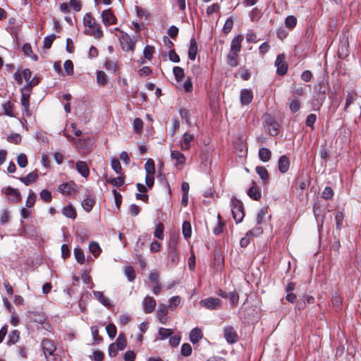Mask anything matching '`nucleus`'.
<instances>
[{
  "instance_id": "nucleus-11",
  "label": "nucleus",
  "mask_w": 361,
  "mask_h": 361,
  "mask_svg": "<svg viewBox=\"0 0 361 361\" xmlns=\"http://www.w3.org/2000/svg\"><path fill=\"white\" fill-rule=\"evenodd\" d=\"M102 22L106 26L116 23V18L109 9L102 11Z\"/></svg>"
},
{
  "instance_id": "nucleus-62",
  "label": "nucleus",
  "mask_w": 361,
  "mask_h": 361,
  "mask_svg": "<svg viewBox=\"0 0 361 361\" xmlns=\"http://www.w3.org/2000/svg\"><path fill=\"white\" fill-rule=\"evenodd\" d=\"M136 357V354L133 350H128L123 355V359L125 361H134Z\"/></svg>"
},
{
  "instance_id": "nucleus-31",
  "label": "nucleus",
  "mask_w": 361,
  "mask_h": 361,
  "mask_svg": "<svg viewBox=\"0 0 361 361\" xmlns=\"http://www.w3.org/2000/svg\"><path fill=\"white\" fill-rule=\"evenodd\" d=\"M183 235L185 238H190L192 234L191 224L189 221H185L182 226Z\"/></svg>"
},
{
  "instance_id": "nucleus-48",
  "label": "nucleus",
  "mask_w": 361,
  "mask_h": 361,
  "mask_svg": "<svg viewBox=\"0 0 361 361\" xmlns=\"http://www.w3.org/2000/svg\"><path fill=\"white\" fill-rule=\"evenodd\" d=\"M106 330L108 334V336L111 338H114L116 336V333H117V329H116V326L114 324H109L106 326Z\"/></svg>"
},
{
  "instance_id": "nucleus-30",
  "label": "nucleus",
  "mask_w": 361,
  "mask_h": 361,
  "mask_svg": "<svg viewBox=\"0 0 361 361\" xmlns=\"http://www.w3.org/2000/svg\"><path fill=\"white\" fill-rule=\"evenodd\" d=\"M357 94L355 92H348L346 97L344 111H347L348 108L357 99Z\"/></svg>"
},
{
  "instance_id": "nucleus-56",
  "label": "nucleus",
  "mask_w": 361,
  "mask_h": 361,
  "mask_svg": "<svg viewBox=\"0 0 361 361\" xmlns=\"http://www.w3.org/2000/svg\"><path fill=\"white\" fill-rule=\"evenodd\" d=\"M334 195V191L331 188L326 187L322 192V197L324 200H331Z\"/></svg>"
},
{
  "instance_id": "nucleus-18",
  "label": "nucleus",
  "mask_w": 361,
  "mask_h": 361,
  "mask_svg": "<svg viewBox=\"0 0 361 361\" xmlns=\"http://www.w3.org/2000/svg\"><path fill=\"white\" fill-rule=\"evenodd\" d=\"M93 295L94 298L99 301L104 307L107 308H110L111 307V304L109 298L104 296L103 292L102 291H94Z\"/></svg>"
},
{
  "instance_id": "nucleus-5",
  "label": "nucleus",
  "mask_w": 361,
  "mask_h": 361,
  "mask_svg": "<svg viewBox=\"0 0 361 361\" xmlns=\"http://www.w3.org/2000/svg\"><path fill=\"white\" fill-rule=\"evenodd\" d=\"M41 346L47 359H48V356L49 355H54L56 346L52 340L49 338L43 339L41 343Z\"/></svg>"
},
{
  "instance_id": "nucleus-7",
  "label": "nucleus",
  "mask_w": 361,
  "mask_h": 361,
  "mask_svg": "<svg viewBox=\"0 0 361 361\" xmlns=\"http://www.w3.org/2000/svg\"><path fill=\"white\" fill-rule=\"evenodd\" d=\"M286 56L283 54L277 56L275 66L276 67V73L279 75H284L288 71V64L286 63Z\"/></svg>"
},
{
  "instance_id": "nucleus-49",
  "label": "nucleus",
  "mask_w": 361,
  "mask_h": 361,
  "mask_svg": "<svg viewBox=\"0 0 361 361\" xmlns=\"http://www.w3.org/2000/svg\"><path fill=\"white\" fill-rule=\"evenodd\" d=\"M97 80L100 85H105L107 83L106 75L104 71H99L97 73Z\"/></svg>"
},
{
  "instance_id": "nucleus-20",
  "label": "nucleus",
  "mask_w": 361,
  "mask_h": 361,
  "mask_svg": "<svg viewBox=\"0 0 361 361\" xmlns=\"http://www.w3.org/2000/svg\"><path fill=\"white\" fill-rule=\"evenodd\" d=\"M197 54V44L194 38H192L190 41V47L188 49V58L194 61Z\"/></svg>"
},
{
  "instance_id": "nucleus-34",
  "label": "nucleus",
  "mask_w": 361,
  "mask_h": 361,
  "mask_svg": "<svg viewBox=\"0 0 361 361\" xmlns=\"http://www.w3.org/2000/svg\"><path fill=\"white\" fill-rule=\"evenodd\" d=\"M19 335L20 332L18 330L12 331L8 335L7 343L8 345L15 344L19 339Z\"/></svg>"
},
{
  "instance_id": "nucleus-14",
  "label": "nucleus",
  "mask_w": 361,
  "mask_h": 361,
  "mask_svg": "<svg viewBox=\"0 0 361 361\" xmlns=\"http://www.w3.org/2000/svg\"><path fill=\"white\" fill-rule=\"evenodd\" d=\"M78 172L83 177L87 178L90 174V169L85 161H78L75 164Z\"/></svg>"
},
{
  "instance_id": "nucleus-40",
  "label": "nucleus",
  "mask_w": 361,
  "mask_h": 361,
  "mask_svg": "<svg viewBox=\"0 0 361 361\" xmlns=\"http://www.w3.org/2000/svg\"><path fill=\"white\" fill-rule=\"evenodd\" d=\"M230 300L231 305L235 307L238 304L239 295L235 291L228 293V298Z\"/></svg>"
},
{
  "instance_id": "nucleus-39",
  "label": "nucleus",
  "mask_w": 361,
  "mask_h": 361,
  "mask_svg": "<svg viewBox=\"0 0 361 361\" xmlns=\"http://www.w3.org/2000/svg\"><path fill=\"white\" fill-rule=\"evenodd\" d=\"M13 105L10 101H8L7 102H6L5 104H3L4 113L5 115H6L8 116H11V117L14 116V114L13 112Z\"/></svg>"
},
{
  "instance_id": "nucleus-50",
  "label": "nucleus",
  "mask_w": 361,
  "mask_h": 361,
  "mask_svg": "<svg viewBox=\"0 0 361 361\" xmlns=\"http://www.w3.org/2000/svg\"><path fill=\"white\" fill-rule=\"evenodd\" d=\"M111 167H112L113 170L116 173H121L122 168H121V165L120 164V161H119V160L117 158H113L111 159Z\"/></svg>"
},
{
  "instance_id": "nucleus-32",
  "label": "nucleus",
  "mask_w": 361,
  "mask_h": 361,
  "mask_svg": "<svg viewBox=\"0 0 361 361\" xmlns=\"http://www.w3.org/2000/svg\"><path fill=\"white\" fill-rule=\"evenodd\" d=\"M74 256L76 261L80 264H84L85 258V255L80 247H77L74 249Z\"/></svg>"
},
{
  "instance_id": "nucleus-41",
  "label": "nucleus",
  "mask_w": 361,
  "mask_h": 361,
  "mask_svg": "<svg viewBox=\"0 0 361 361\" xmlns=\"http://www.w3.org/2000/svg\"><path fill=\"white\" fill-rule=\"evenodd\" d=\"M94 203V199L87 197L82 201V206L85 211L90 212L92 210Z\"/></svg>"
},
{
  "instance_id": "nucleus-19",
  "label": "nucleus",
  "mask_w": 361,
  "mask_h": 361,
  "mask_svg": "<svg viewBox=\"0 0 361 361\" xmlns=\"http://www.w3.org/2000/svg\"><path fill=\"white\" fill-rule=\"evenodd\" d=\"M243 39V36L241 35H238L235 37L231 41V50L234 52H239L241 49V43Z\"/></svg>"
},
{
  "instance_id": "nucleus-46",
  "label": "nucleus",
  "mask_w": 361,
  "mask_h": 361,
  "mask_svg": "<svg viewBox=\"0 0 361 361\" xmlns=\"http://www.w3.org/2000/svg\"><path fill=\"white\" fill-rule=\"evenodd\" d=\"M125 275L127 276L129 281H133L135 278V273L131 266L125 268Z\"/></svg>"
},
{
  "instance_id": "nucleus-13",
  "label": "nucleus",
  "mask_w": 361,
  "mask_h": 361,
  "mask_svg": "<svg viewBox=\"0 0 361 361\" xmlns=\"http://www.w3.org/2000/svg\"><path fill=\"white\" fill-rule=\"evenodd\" d=\"M290 166V161L286 155L281 156L278 161V168L281 173H284L288 171Z\"/></svg>"
},
{
  "instance_id": "nucleus-6",
  "label": "nucleus",
  "mask_w": 361,
  "mask_h": 361,
  "mask_svg": "<svg viewBox=\"0 0 361 361\" xmlns=\"http://www.w3.org/2000/svg\"><path fill=\"white\" fill-rule=\"evenodd\" d=\"M168 260L169 264L171 266L176 265L180 260L179 252L177 250L176 243L175 242L169 245Z\"/></svg>"
},
{
  "instance_id": "nucleus-10",
  "label": "nucleus",
  "mask_w": 361,
  "mask_h": 361,
  "mask_svg": "<svg viewBox=\"0 0 361 361\" xmlns=\"http://www.w3.org/2000/svg\"><path fill=\"white\" fill-rule=\"evenodd\" d=\"M143 310L146 314L154 311L156 306V300L151 296H146L142 302Z\"/></svg>"
},
{
  "instance_id": "nucleus-2",
  "label": "nucleus",
  "mask_w": 361,
  "mask_h": 361,
  "mask_svg": "<svg viewBox=\"0 0 361 361\" xmlns=\"http://www.w3.org/2000/svg\"><path fill=\"white\" fill-rule=\"evenodd\" d=\"M119 41L121 43V46L122 49L125 51H134L135 43L137 42V39L135 37L131 38L126 32H121V35L119 37Z\"/></svg>"
},
{
  "instance_id": "nucleus-28",
  "label": "nucleus",
  "mask_w": 361,
  "mask_h": 361,
  "mask_svg": "<svg viewBox=\"0 0 361 361\" xmlns=\"http://www.w3.org/2000/svg\"><path fill=\"white\" fill-rule=\"evenodd\" d=\"M27 317L31 320L36 323H43L44 320V317L42 314L35 312H29L27 313Z\"/></svg>"
},
{
  "instance_id": "nucleus-59",
  "label": "nucleus",
  "mask_w": 361,
  "mask_h": 361,
  "mask_svg": "<svg viewBox=\"0 0 361 361\" xmlns=\"http://www.w3.org/2000/svg\"><path fill=\"white\" fill-rule=\"evenodd\" d=\"M35 200H36L35 194L30 191L27 197L26 206L30 208L32 207L35 204Z\"/></svg>"
},
{
  "instance_id": "nucleus-29",
  "label": "nucleus",
  "mask_w": 361,
  "mask_h": 361,
  "mask_svg": "<svg viewBox=\"0 0 361 361\" xmlns=\"http://www.w3.org/2000/svg\"><path fill=\"white\" fill-rule=\"evenodd\" d=\"M114 343L119 348L120 350H123L127 345V341H126L125 334L123 333H121L118 335V336Z\"/></svg>"
},
{
  "instance_id": "nucleus-38",
  "label": "nucleus",
  "mask_w": 361,
  "mask_h": 361,
  "mask_svg": "<svg viewBox=\"0 0 361 361\" xmlns=\"http://www.w3.org/2000/svg\"><path fill=\"white\" fill-rule=\"evenodd\" d=\"M106 181L116 187L121 186L124 184L123 178L120 176L116 178H106Z\"/></svg>"
},
{
  "instance_id": "nucleus-43",
  "label": "nucleus",
  "mask_w": 361,
  "mask_h": 361,
  "mask_svg": "<svg viewBox=\"0 0 361 361\" xmlns=\"http://www.w3.org/2000/svg\"><path fill=\"white\" fill-rule=\"evenodd\" d=\"M164 224L161 223H159L155 228V230L154 232V236L159 240H162L164 236Z\"/></svg>"
},
{
  "instance_id": "nucleus-61",
  "label": "nucleus",
  "mask_w": 361,
  "mask_h": 361,
  "mask_svg": "<svg viewBox=\"0 0 361 361\" xmlns=\"http://www.w3.org/2000/svg\"><path fill=\"white\" fill-rule=\"evenodd\" d=\"M192 353V348L189 343H184L181 347V354L183 356H188Z\"/></svg>"
},
{
  "instance_id": "nucleus-15",
  "label": "nucleus",
  "mask_w": 361,
  "mask_h": 361,
  "mask_svg": "<svg viewBox=\"0 0 361 361\" xmlns=\"http://www.w3.org/2000/svg\"><path fill=\"white\" fill-rule=\"evenodd\" d=\"M252 93L251 90L243 89L240 92V102L243 105L249 104L252 100Z\"/></svg>"
},
{
  "instance_id": "nucleus-24",
  "label": "nucleus",
  "mask_w": 361,
  "mask_h": 361,
  "mask_svg": "<svg viewBox=\"0 0 361 361\" xmlns=\"http://www.w3.org/2000/svg\"><path fill=\"white\" fill-rule=\"evenodd\" d=\"M271 156V152L268 148L262 147L259 150V158L264 162L269 161Z\"/></svg>"
},
{
  "instance_id": "nucleus-63",
  "label": "nucleus",
  "mask_w": 361,
  "mask_h": 361,
  "mask_svg": "<svg viewBox=\"0 0 361 361\" xmlns=\"http://www.w3.org/2000/svg\"><path fill=\"white\" fill-rule=\"evenodd\" d=\"M317 120V116L314 114H310L306 118V125L313 128V125Z\"/></svg>"
},
{
  "instance_id": "nucleus-1",
  "label": "nucleus",
  "mask_w": 361,
  "mask_h": 361,
  "mask_svg": "<svg viewBox=\"0 0 361 361\" xmlns=\"http://www.w3.org/2000/svg\"><path fill=\"white\" fill-rule=\"evenodd\" d=\"M83 23L85 27L89 28L85 32L87 35H92L95 38L99 39L103 36V32L101 30L100 25L97 23L95 19L91 14L87 13L83 18Z\"/></svg>"
},
{
  "instance_id": "nucleus-27",
  "label": "nucleus",
  "mask_w": 361,
  "mask_h": 361,
  "mask_svg": "<svg viewBox=\"0 0 361 361\" xmlns=\"http://www.w3.org/2000/svg\"><path fill=\"white\" fill-rule=\"evenodd\" d=\"M58 190L63 195H70L74 190V184L62 183L59 186Z\"/></svg>"
},
{
  "instance_id": "nucleus-60",
  "label": "nucleus",
  "mask_w": 361,
  "mask_h": 361,
  "mask_svg": "<svg viewBox=\"0 0 361 361\" xmlns=\"http://www.w3.org/2000/svg\"><path fill=\"white\" fill-rule=\"evenodd\" d=\"M344 215L342 212L338 211L335 214L337 228H340L343 224Z\"/></svg>"
},
{
  "instance_id": "nucleus-64",
  "label": "nucleus",
  "mask_w": 361,
  "mask_h": 361,
  "mask_svg": "<svg viewBox=\"0 0 361 361\" xmlns=\"http://www.w3.org/2000/svg\"><path fill=\"white\" fill-rule=\"evenodd\" d=\"M300 107V103L298 100H293L290 104V109L293 113L297 112Z\"/></svg>"
},
{
  "instance_id": "nucleus-45",
  "label": "nucleus",
  "mask_w": 361,
  "mask_h": 361,
  "mask_svg": "<svg viewBox=\"0 0 361 361\" xmlns=\"http://www.w3.org/2000/svg\"><path fill=\"white\" fill-rule=\"evenodd\" d=\"M173 334V330L170 329L160 328L159 329V335L160 339H165Z\"/></svg>"
},
{
  "instance_id": "nucleus-44",
  "label": "nucleus",
  "mask_w": 361,
  "mask_h": 361,
  "mask_svg": "<svg viewBox=\"0 0 361 361\" xmlns=\"http://www.w3.org/2000/svg\"><path fill=\"white\" fill-rule=\"evenodd\" d=\"M233 26V18L229 17L228 18H227V20H226V22L224 23V25L223 27L224 33L228 34L231 31Z\"/></svg>"
},
{
  "instance_id": "nucleus-4",
  "label": "nucleus",
  "mask_w": 361,
  "mask_h": 361,
  "mask_svg": "<svg viewBox=\"0 0 361 361\" xmlns=\"http://www.w3.org/2000/svg\"><path fill=\"white\" fill-rule=\"evenodd\" d=\"M201 306L208 310H218L220 309L222 305V302L219 298H208L202 300L200 302Z\"/></svg>"
},
{
  "instance_id": "nucleus-37",
  "label": "nucleus",
  "mask_w": 361,
  "mask_h": 361,
  "mask_svg": "<svg viewBox=\"0 0 361 361\" xmlns=\"http://www.w3.org/2000/svg\"><path fill=\"white\" fill-rule=\"evenodd\" d=\"M173 73L177 82H180L183 79L185 74L182 68L179 66L174 67L173 68Z\"/></svg>"
},
{
  "instance_id": "nucleus-3",
  "label": "nucleus",
  "mask_w": 361,
  "mask_h": 361,
  "mask_svg": "<svg viewBox=\"0 0 361 361\" xmlns=\"http://www.w3.org/2000/svg\"><path fill=\"white\" fill-rule=\"evenodd\" d=\"M231 212L233 217L237 224L243 221L245 214L243 210V205L241 202H240L238 200H232Z\"/></svg>"
},
{
  "instance_id": "nucleus-52",
  "label": "nucleus",
  "mask_w": 361,
  "mask_h": 361,
  "mask_svg": "<svg viewBox=\"0 0 361 361\" xmlns=\"http://www.w3.org/2000/svg\"><path fill=\"white\" fill-rule=\"evenodd\" d=\"M154 52V47L149 45L146 46L143 50L144 56L148 60L152 59Z\"/></svg>"
},
{
  "instance_id": "nucleus-16",
  "label": "nucleus",
  "mask_w": 361,
  "mask_h": 361,
  "mask_svg": "<svg viewBox=\"0 0 361 361\" xmlns=\"http://www.w3.org/2000/svg\"><path fill=\"white\" fill-rule=\"evenodd\" d=\"M171 157L172 159L176 160V166H183L185 163V157L184 154L179 151L173 150L171 152Z\"/></svg>"
},
{
  "instance_id": "nucleus-51",
  "label": "nucleus",
  "mask_w": 361,
  "mask_h": 361,
  "mask_svg": "<svg viewBox=\"0 0 361 361\" xmlns=\"http://www.w3.org/2000/svg\"><path fill=\"white\" fill-rule=\"evenodd\" d=\"M55 39L56 35L54 34L45 37L44 39V47L45 49H49Z\"/></svg>"
},
{
  "instance_id": "nucleus-42",
  "label": "nucleus",
  "mask_w": 361,
  "mask_h": 361,
  "mask_svg": "<svg viewBox=\"0 0 361 361\" xmlns=\"http://www.w3.org/2000/svg\"><path fill=\"white\" fill-rule=\"evenodd\" d=\"M145 169L147 174H154L155 166L154 162L152 159H149L145 165Z\"/></svg>"
},
{
  "instance_id": "nucleus-33",
  "label": "nucleus",
  "mask_w": 361,
  "mask_h": 361,
  "mask_svg": "<svg viewBox=\"0 0 361 361\" xmlns=\"http://www.w3.org/2000/svg\"><path fill=\"white\" fill-rule=\"evenodd\" d=\"M238 52L231 51L227 56V63L232 67L238 66Z\"/></svg>"
},
{
  "instance_id": "nucleus-8",
  "label": "nucleus",
  "mask_w": 361,
  "mask_h": 361,
  "mask_svg": "<svg viewBox=\"0 0 361 361\" xmlns=\"http://www.w3.org/2000/svg\"><path fill=\"white\" fill-rule=\"evenodd\" d=\"M27 87L21 89V105L23 107L26 116H30V92L27 91Z\"/></svg>"
},
{
  "instance_id": "nucleus-53",
  "label": "nucleus",
  "mask_w": 361,
  "mask_h": 361,
  "mask_svg": "<svg viewBox=\"0 0 361 361\" xmlns=\"http://www.w3.org/2000/svg\"><path fill=\"white\" fill-rule=\"evenodd\" d=\"M297 19L293 16H289L286 18L285 24L288 28H293L296 25Z\"/></svg>"
},
{
  "instance_id": "nucleus-23",
  "label": "nucleus",
  "mask_w": 361,
  "mask_h": 361,
  "mask_svg": "<svg viewBox=\"0 0 361 361\" xmlns=\"http://www.w3.org/2000/svg\"><path fill=\"white\" fill-rule=\"evenodd\" d=\"M202 337V333L199 329H193L190 333V340L192 343H197Z\"/></svg>"
},
{
  "instance_id": "nucleus-17",
  "label": "nucleus",
  "mask_w": 361,
  "mask_h": 361,
  "mask_svg": "<svg viewBox=\"0 0 361 361\" xmlns=\"http://www.w3.org/2000/svg\"><path fill=\"white\" fill-rule=\"evenodd\" d=\"M194 139V136L188 133H185L183 135V141L181 142L180 148L182 150L187 151L190 148V143Z\"/></svg>"
},
{
  "instance_id": "nucleus-58",
  "label": "nucleus",
  "mask_w": 361,
  "mask_h": 361,
  "mask_svg": "<svg viewBox=\"0 0 361 361\" xmlns=\"http://www.w3.org/2000/svg\"><path fill=\"white\" fill-rule=\"evenodd\" d=\"M133 128L135 132L140 133L143 128V121L139 118H136L133 122Z\"/></svg>"
},
{
  "instance_id": "nucleus-36",
  "label": "nucleus",
  "mask_w": 361,
  "mask_h": 361,
  "mask_svg": "<svg viewBox=\"0 0 361 361\" xmlns=\"http://www.w3.org/2000/svg\"><path fill=\"white\" fill-rule=\"evenodd\" d=\"M279 125L275 121L270 122L268 126V130L271 136H276L279 133Z\"/></svg>"
},
{
  "instance_id": "nucleus-9",
  "label": "nucleus",
  "mask_w": 361,
  "mask_h": 361,
  "mask_svg": "<svg viewBox=\"0 0 361 361\" xmlns=\"http://www.w3.org/2000/svg\"><path fill=\"white\" fill-rule=\"evenodd\" d=\"M224 336L229 343H235L238 341V334L233 326H227L224 329Z\"/></svg>"
},
{
  "instance_id": "nucleus-22",
  "label": "nucleus",
  "mask_w": 361,
  "mask_h": 361,
  "mask_svg": "<svg viewBox=\"0 0 361 361\" xmlns=\"http://www.w3.org/2000/svg\"><path fill=\"white\" fill-rule=\"evenodd\" d=\"M247 195L255 200H259L261 197V191L259 188L253 185L247 190Z\"/></svg>"
},
{
  "instance_id": "nucleus-55",
  "label": "nucleus",
  "mask_w": 361,
  "mask_h": 361,
  "mask_svg": "<svg viewBox=\"0 0 361 361\" xmlns=\"http://www.w3.org/2000/svg\"><path fill=\"white\" fill-rule=\"evenodd\" d=\"M39 195H40L41 199H42L45 202H50L51 201V199H52L51 194L47 190H45V189L42 190L40 192Z\"/></svg>"
},
{
  "instance_id": "nucleus-47",
  "label": "nucleus",
  "mask_w": 361,
  "mask_h": 361,
  "mask_svg": "<svg viewBox=\"0 0 361 361\" xmlns=\"http://www.w3.org/2000/svg\"><path fill=\"white\" fill-rule=\"evenodd\" d=\"M17 163L20 167L25 168L28 163L27 156L23 153L20 154L17 158Z\"/></svg>"
},
{
  "instance_id": "nucleus-12",
  "label": "nucleus",
  "mask_w": 361,
  "mask_h": 361,
  "mask_svg": "<svg viewBox=\"0 0 361 361\" xmlns=\"http://www.w3.org/2000/svg\"><path fill=\"white\" fill-rule=\"evenodd\" d=\"M5 194L13 202H18L20 200L21 196L19 191L10 186L6 189Z\"/></svg>"
},
{
  "instance_id": "nucleus-54",
  "label": "nucleus",
  "mask_w": 361,
  "mask_h": 361,
  "mask_svg": "<svg viewBox=\"0 0 361 361\" xmlns=\"http://www.w3.org/2000/svg\"><path fill=\"white\" fill-rule=\"evenodd\" d=\"M64 68L68 75L73 74V63L71 60H66L64 63Z\"/></svg>"
},
{
  "instance_id": "nucleus-57",
  "label": "nucleus",
  "mask_w": 361,
  "mask_h": 361,
  "mask_svg": "<svg viewBox=\"0 0 361 361\" xmlns=\"http://www.w3.org/2000/svg\"><path fill=\"white\" fill-rule=\"evenodd\" d=\"M217 218L219 219V222L217 226L214 228V233L215 235H219L223 232L224 223L221 221V217L220 214H218Z\"/></svg>"
},
{
  "instance_id": "nucleus-26",
  "label": "nucleus",
  "mask_w": 361,
  "mask_h": 361,
  "mask_svg": "<svg viewBox=\"0 0 361 361\" xmlns=\"http://www.w3.org/2000/svg\"><path fill=\"white\" fill-rule=\"evenodd\" d=\"M63 214L65 216H66L68 218L73 219H75L76 218V216H77V213H76L75 209L71 204L63 207Z\"/></svg>"
},
{
  "instance_id": "nucleus-21",
  "label": "nucleus",
  "mask_w": 361,
  "mask_h": 361,
  "mask_svg": "<svg viewBox=\"0 0 361 361\" xmlns=\"http://www.w3.org/2000/svg\"><path fill=\"white\" fill-rule=\"evenodd\" d=\"M37 178L38 175L37 172L32 171L28 173L26 176L20 178L19 180L26 185H28L32 183H34L37 179Z\"/></svg>"
},
{
  "instance_id": "nucleus-35",
  "label": "nucleus",
  "mask_w": 361,
  "mask_h": 361,
  "mask_svg": "<svg viewBox=\"0 0 361 361\" xmlns=\"http://www.w3.org/2000/svg\"><path fill=\"white\" fill-rule=\"evenodd\" d=\"M89 250L95 257H97L102 251L99 244L96 242H92L90 243Z\"/></svg>"
},
{
  "instance_id": "nucleus-25",
  "label": "nucleus",
  "mask_w": 361,
  "mask_h": 361,
  "mask_svg": "<svg viewBox=\"0 0 361 361\" xmlns=\"http://www.w3.org/2000/svg\"><path fill=\"white\" fill-rule=\"evenodd\" d=\"M256 172L262 178L264 183H267L269 179V175L267 169L264 166H257Z\"/></svg>"
}]
</instances>
